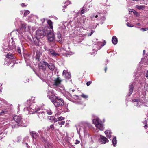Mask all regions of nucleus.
<instances>
[{"instance_id": "f257e3e1", "label": "nucleus", "mask_w": 148, "mask_h": 148, "mask_svg": "<svg viewBox=\"0 0 148 148\" xmlns=\"http://www.w3.org/2000/svg\"><path fill=\"white\" fill-rule=\"evenodd\" d=\"M9 123L12 128H17L19 126H26L23 122L21 117L17 115L14 116L13 120L10 121Z\"/></svg>"}, {"instance_id": "f03ea898", "label": "nucleus", "mask_w": 148, "mask_h": 148, "mask_svg": "<svg viewBox=\"0 0 148 148\" xmlns=\"http://www.w3.org/2000/svg\"><path fill=\"white\" fill-rule=\"evenodd\" d=\"M31 27L29 26H26V23H22L20 25V30L13 31L12 33V34H18V36L20 37L24 36V32H28L29 31Z\"/></svg>"}, {"instance_id": "7ed1b4c3", "label": "nucleus", "mask_w": 148, "mask_h": 148, "mask_svg": "<svg viewBox=\"0 0 148 148\" xmlns=\"http://www.w3.org/2000/svg\"><path fill=\"white\" fill-rule=\"evenodd\" d=\"M48 65V63L46 61H44L42 62H40L38 64V67L40 70H42L44 74H41L40 73H38L36 72L35 73L41 80H43L46 75L45 73L46 66Z\"/></svg>"}, {"instance_id": "20e7f679", "label": "nucleus", "mask_w": 148, "mask_h": 148, "mask_svg": "<svg viewBox=\"0 0 148 148\" xmlns=\"http://www.w3.org/2000/svg\"><path fill=\"white\" fill-rule=\"evenodd\" d=\"M90 125L88 123L85 122H80L76 125L77 133L79 134L80 132L83 131L84 133L87 130V127H90Z\"/></svg>"}, {"instance_id": "39448f33", "label": "nucleus", "mask_w": 148, "mask_h": 148, "mask_svg": "<svg viewBox=\"0 0 148 148\" xmlns=\"http://www.w3.org/2000/svg\"><path fill=\"white\" fill-rule=\"evenodd\" d=\"M106 42L104 40H102L101 41L97 42L96 44H94L92 50L93 52H90V54L91 55H95L96 53L98 50L100 49L102 47L106 44Z\"/></svg>"}, {"instance_id": "423d86ee", "label": "nucleus", "mask_w": 148, "mask_h": 148, "mask_svg": "<svg viewBox=\"0 0 148 148\" xmlns=\"http://www.w3.org/2000/svg\"><path fill=\"white\" fill-rule=\"evenodd\" d=\"M53 97L51 101L56 107H60L64 105V102L62 99L57 96Z\"/></svg>"}, {"instance_id": "0eeeda50", "label": "nucleus", "mask_w": 148, "mask_h": 148, "mask_svg": "<svg viewBox=\"0 0 148 148\" xmlns=\"http://www.w3.org/2000/svg\"><path fill=\"white\" fill-rule=\"evenodd\" d=\"M40 109L38 106L31 105L29 107L24 108V110L26 114H28L29 113L31 114L37 112Z\"/></svg>"}, {"instance_id": "6e6552de", "label": "nucleus", "mask_w": 148, "mask_h": 148, "mask_svg": "<svg viewBox=\"0 0 148 148\" xmlns=\"http://www.w3.org/2000/svg\"><path fill=\"white\" fill-rule=\"evenodd\" d=\"M10 42L11 41V44L10 43V45H6L3 46L2 48L3 51L5 53H6L8 51L13 50V48L16 47L14 42L13 41V38H11V39H9Z\"/></svg>"}, {"instance_id": "1a4fd4ad", "label": "nucleus", "mask_w": 148, "mask_h": 148, "mask_svg": "<svg viewBox=\"0 0 148 148\" xmlns=\"http://www.w3.org/2000/svg\"><path fill=\"white\" fill-rule=\"evenodd\" d=\"M93 123L95 126L100 130H104L103 124L102 121L99 118H96L93 120Z\"/></svg>"}, {"instance_id": "9d476101", "label": "nucleus", "mask_w": 148, "mask_h": 148, "mask_svg": "<svg viewBox=\"0 0 148 148\" xmlns=\"http://www.w3.org/2000/svg\"><path fill=\"white\" fill-rule=\"evenodd\" d=\"M29 40L31 41L32 42L34 43L36 46L39 45L40 42L39 38H29Z\"/></svg>"}, {"instance_id": "9b49d317", "label": "nucleus", "mask_w": 148, "mask_h": 148, "mask_svg": "<svg viewBox=\"0 0 148 148\" xmlns=\"http://www.w3.org/2000/svg\"><path fill=\"white\" fill-rule=\"evenodd\" d=\"M36 36L38 37L39 36L44 37L45 36V33L43 30H38L36 32Z\"/></svg>"}, {"instance_id": "f8f14e48", "label": "nucleus", "mask_w": 148, "mask_h": 148, "mask_svg": "<svg viewBox=\"0 0 148 148\" xmlns=\"http://www.w3.org/2000/svg\"><path fill=\"white\" fill-rule=\"evenodd\" d=\"M53 96H56L54 94L53 90H49L48 91L47 96L51 101L52 100L53 97H54Z\"/></svg>"}, {"instance_id": "ddd939ff", "label": "nucleus", "mask_w": 148, "mask_h": 148, "mask_svg": "<svg viewBox=\"0 0 148 148\" xmlns=\"http://www.w3.org/2000/svg\"><path fill=\"white\" fill-rule=\"evenodd\" d=\"M48 53L51 55L52 57H55L56 56L58 55V54L53 49H48Z\"/></svg>"}, {"instance_id": "4468645a", "label": "nucleus", "mask_w": 148, "mask_h": 148, "mask_svg": "<svg viewBox=\"0 0 148 148\" xmlns=\"http://www.w3.org/2000/svg\"><path fill=\"white\" fill-rule=\"evenodd\" d=\"M37 113H38V116L40 118L42 119H43L45 117V113L42 110L40 109V110H39L37 112Z\"/></svg>"}, {"instance_id": "2eb2a0df", "label": "nucleus", "mask_w": 148, "mask_h": 148, "mask_svg": "<svg viewBox=\"0 0 148 148\" xmlns=\"http://www.w3.org/2000/svg\"><path fill=\"white\" fill-rule=\"evenodd\" d=\"M100 138L99 140L101 144H105L109 141L108 140L106 137L102 135H100Z\"/></svg>"}, {"instance_id": "dca6fc26", "label": "nucleus", "mask_w": 148, "mask_h": 148, "mask_svg": "<svg viewBox=\"0 0 148 148\" xmlns=\"http://www.w3.org/2000/svg\"><path fill=\"white\" fill-rule=\"evenodd\" d=\"M63 75L64 77L67 79H70L71 77L70 73L65 70H64L63 71Z\"/></svg>"}, {"instance_id": "f3484780", "label": "nucleus", "mask_w": 148, "mask_h": 148, "mask_svg": "<svg viewBox=\"0 0 148 148\" xmlns=\"http://www.w3.org/2000/svg\"><path fill=\"white\" fill-rule=\"evenodd\" d=\"M47 36V37H54L55 35L53 33V30L49 31L47 32H45V36Z\"/></svg>"}, {"instance_id": "a211bd4d", "label": "nucleus", "mask_w": 148, "mask_h": 148, "mask_svg": "<svg viewBox=\"0 0 148 148\" xmlns=\"http://www.w3.org/2000/svg\"><path fill=\"white\" fill-rule=\"evenodd\" d=\"M30 134L32 137L35 139L37 138L39 136L38 133L35 131H32L30 132Z\"/></svg>"}, {"instance_id": "6ab92c4d", "label": "nucleus", "mask_w": 148, "mask_h": 148, "mask_svg": "<svg viewBox=\"0 0 148 148\" xmlns=\"http://www.w3.org/2000/svg\"><path fill=\"white\" fill-rule=\"evenodd\" d=\"M61 80L60 79L59 77H58L54 80V85L56 86H58L60 84Z\"/></svg>"}, {"instance_id": "aec40b11", "label": "nucleus", "mask_w": 148, "mask_h": 148, "mask_svg": "<svg viewBox=\"0 0 148 148\" xmlns=\"http://www.w3.org/2000/svg\"><path fill=\"white\" fill-rule=\"evenodd\" d=\"M104 133L106 134L107 137L109 139H110L111 136V135L112 134L111 130H106L105 131Z\"/></svg>"}, {"instance_id": "412c9836", "label": "nucleus", "mask_w": 148, "mask_h": 148, "mask_svg": "<svg viewBox=\"0 0 148 148\" xmlns=\"http://www.w3.org/2000/svg\"><path fill=\"white\" fill-rule=\"evenodd\" d=\"M75 38V40L74 43L77 44L78 43L81 42L83 40L82 38Z\"/></svg>"}, {"instance_id": "4be33fe9", "label": "nucleus", "mask_w": 148, "mask_h": 148, "mask_svg": "<svg viewBox=\"0 0 148 148\" xmlns=\"http://www.w3.org/2000/svg\"><path fill=\"white\" fill-rule=\"evenodd\" d=\"M129 92L128 95V96H130L132 93L133 89H134V86L132 84L129 86Z\"/></svg>"}, {"instance_id": "5701e85b", "label": "nucleus", "mask_w": 148, "mask_h": 148, "mask_svg": "<svg viewBox=\"0 0 148 148\" xmlns=\"http://www.w3.org/2000/svg\"><path fill=\"white\" fill-rule=\"evenodd\" d=\"M47 66L50 70L52 71L54 70L55 68V66L52 63H50L49 64L48 63Z\"/></svg>"}, {"instance_id": "b1692460", "label": "nucleus", "mask_w": 148, "mask_h": 148, "mask_svg": "<svg viewBox=\"0 0 148 148\" xmlns=\"http://www.w3.org/2000/svg\"><path fill=\"white\" fill-rule=\"evenodd\" d=\"M47 23L49 25L50 29H53V22L50 20H47Z\"/></svg>"}, {"instance_id": "393cba45", "label": "nucleus", "mask_w": 148, "mask_h": 148, "mask_svg": "<svg viewBox=\"0 0 148 148\" xmlns=\"http://www.w3.org/2000/svg\"><path fill=\"white\" fill-rule=\"evenodd\" d=\"M5 57L8 58L10 59H14L15 57L10 53H8L5 56Z\"/></svg>"}, {"instance_id": "a878e982", "label": "nucleus", "mask_w": 148, "mask_h": 148, "mask_svg": "<svg viewBox=\"0 0 148 148\" xmlns=\"http://www.w3.org/2000/svg\"><path fill=\"white\" fill-rule=\"evenodd\" d=\"M46 148H53L54 145L50 143H47V145L45 146Z\"/></svg>"}, {"instance_id": "bb28decb", "label": "nucleus", "mask_w": 148, "mask_h": 148, "mask_svg": "<svg viewBox=\"0 0 148 148\" xmlns=\"http://www.w3.org/2000/svg\"><path fill=\"white\" fill-rule=\"evenodd\" d=\"M112 142L113 146L114 147H115L117 143V140H116V137H114L113 138L112 140Z\"/></svg>"}, {"instance_id": "cd10ccee", "label": "nucleus", "mask_w": 148, "mask_h": 148, "mask_svg": "<svg viewBox=\"0 0 148 148\" xmlns=\"http://www.w3.org/2000/svg\"><path fill=\"white\" fill-rule=\"evenodd\" d=\"M112 41L113 44H116L118 42L117 38H112Z\"/></svg>"}, {"instance_id": "c85d7f7f", "label": "nucleus", "mask_w": 148, "mask_h": 148, "mask_svg": "<svg viewBox=\"0 0 148 148\" xmlns=\"http://www.w3.org/2000/svg\"><path fill=\"white\" fill-rule=\"evenodd\" d=\"M106 19V18L104 16L100 18L99 19V21H100V22L99 23H100L101 24H102L103 23V21H104Z\"/></svg>"}, {"instance_id": "c756f323", "label": "nucleus", "mask_w": 148, "mask_h": 148, "mask_svg": "<svg viewBox=\"0 0 148 148\" xmlns=\"http://www.w3.org/2000/svg\"><path fill=\"white\" fill-rule=\"evenodd\" d=\"M13 49H15L16 51H17L20 54H21V48L19 47L18 46L16 47H16L15 48H13Z\"/></svg>"}, {"instance_id": "7c9ffc66", "label": "nucleus", "mask_w": 148, "mask_h": 148, "mask_svg": "<svg viewBox=\"0 0 148 148\" xmlns=\"http://www.w3.org/2000/svg\"><path fill=\"white\" fill-rule=\"evenodd\" d=\"M56 41L60 43H61L62 42V38H55V42Z\"/></svg>"}, {"instance_id": "2f4dec72", "label": "nucleus", "mask_w": 148, "mask_h": 148, "mask_svg": "<svg viewBox=\"0 0 148 148\" xmlns=\"http://www.w3.org/2000/svg\"><path fill=\"white\" fill-rule=\"evenodd\" d=\"M48 41L50 42H55V38H47Z\"/></svg>"}, {"instance_id": "473e14b6", "label": "nucleus", "mask_w": 148, "mask_h": 148, "mask_svg": "<svg viewBox=\"0 0 148 148\" xmlns=\"http://www.w3.org/2000/svg\"><path fill=\"white\" fill-rule=\"evenodd\" d=\"M145 6L143 5H141V6H139V5H136V8L138 9L139 10H143L144 9Z\"/></svg>"}, {"instance_id": "72a5a7b5", "label": "nucleus", "mask_w": 148, "mask_h": 148, "mask_svg": "<svg viewBox=\"0 0 148 148\" xmlns=\"http://www.w3.org/2000/svg\"><path fill=\"white\" fill-rule=\"evenodd\" d=\"M42 50L43 51H47L48 50V49H47V47L45 45H43L42 46Z\"/></svg>"}, {"instance_id": "f704fd0d", "label": "nucleus", "mask_w": 148, "mask_h": 148, "mask_svg": "<svg viewBox=\"0 0 148 148\" xmlns=\"http://www.w3.org/2000/svg\"><path fill=\"white\" fill-rule=\"evenodd\" d=\"M100 14L98 13H97L93 14L91 16V17H95V18H97L98 16V15H99Z\"/></svg>"}, {"instance_id": "c9c22d12", "label": "nucleus", "mask_w": 148, "mask_h": 148, "mask_svg": "<svg viewBox=\"0 0 148 148\" xmlns=\"http://www.w3.org/2000/svg\"><path fill=\"white\" fill-rule=\"evenodd\" d=\"M60 52L64 54L65 55V52H64V51H66V49L64 47H61L60 49Z\"/></svg>"}, {"instance_id": "e433bc0d", "label": "nucleus", "mask_w": 148, "mask_h": 148, "mask_svg": "<svg viewBox=\"0 0 148 148\" xmlns=\"http://www.w3.org/2000/svg\"><path fill=\"white\" fill-rule=\"evenodd\" d=\"M30 12L28 10H26L24 12L23 14L24 17L26 16L29 14Z\"/></svg>"}, {"instance_id": "4c0bfd02", "label": "nucleus", "mask_w": 148, "mask_h": 148, "mask_svg": "<svg viewBox=\"0 0 148 148\" xmlns=\"http://www.w3.org/2000/svg\"><path fill=\"white\" fill-rule=\"evenodd\" d=\"M46 112L47 114L49 115H51L52 114V112L51 110L49 109L47 110Z\"/></svg>"}, {"instance_id": "58836bf2", "label": "nucleus", "mask_w": 148, "mask_h": 148, "mask_svg": "<svg viewBox=\"0 0 148 148\" xmlns=\"http://www.w3.org/2000/svg\"><path fill=\"white\" fill-rule=\"evenodd\" d=\"M54 127L53 125H51L49 127H48V130L49 131H52L54 129Z\"/></svg>"}, {"instance_id": "ea45409f", "label": "nucleus", "mask_w": 148, "mask_h": 148, "mask_svg": "<svg viewBox=\"0 0 148 148\" xmlns=\"http://www.w3.org/2000/svg\"><path fill=\"white\" fill-rule=\"evenodd\" d=\"M94 31L92 29L91 31L90 34H89V33H87L86 34V36H91L92 34L94 32Z\"/></svg>"}, {"instance_id": "a19ab883", "label": "nucleus", "mask_w": 148, "mask_h": 148, "mask_svg": "<svg viewBox=\"0 0 148 148\" xmlns=\"http://www.w3.org/2000/svg\"><path fill=\"white\" fill-rule=\"evenodd\" d=\"M147 121L146 120H145L143 122V123L145 125L144 127L145 129L147 128Z\"/></svg>"}, {"instance_id": "79ce46f5", "label": "nucleus", "mask_w": 148, "mask_h": 148, "mask_svg": "<svg viewBox=\"0 0 148 148\" xmlns=\"http://www.w3.org/2000/svg\"><path fill=\"white\" fill-rule=\"evenodd\" d=\"M81 96L83 98L85 99H87L88 97V95H85L84 94H82L81 95Z\"/></svg>"}, {"instance_id": "37998d69", "label": "nucleus", "mask_w": 148, "mask_h": 148, "mask_svg": "<svg viewBox=\"0 0 148 148\" xmlns=\"http://www.w3.org/2000/svg\"><path fill=\"white\" fill-rule=\"evenodd\" d=\"M132 101L133 102H140V99H137L132 100Z\"/></svg>"}, {"instance_id": "c03bdc74", "label": "nucleus", "mask_w": 148, "mask_h": 148, "mask_svg": "<svg viewBox=\"0 0 148 148\" xmlns=\"http://www.w3.org/2000/svg\"><path fill=\"white\" fill-rule=\"evenodd\" d=\"M65 123V121H59L58 122V123L59 125H63Z\"/></svg>"}, {"instance_id": "a18cd8bd", "label": "nucleus", "mask_w": 148, "mask_h": 148, "mask_svg": "<svg viewBox=\"0 0 148 148\" xmlns=\"http://www.w3.org/2000/svg\"><path fill=\"white\" fill-rule=\"evenodd\" d=\"M81 12V14H84L85 12L86 11V10H85V9H82L80 10Z\"/></svg>"}, {"instance_id": "49530a36", "label": "nucleus", "mask_w": 148, "mask_h": 148, "mask_svg": "<svg viewBox=\"0 0 148 148\" xmlns=\"http://www.w3.org/2000/svg\"><path fill=\"white\" fill-rule=\"evenodd\" d=\"M7 111L6 109H5L3 110L2 111V112H0V115H2L3 114V113H5L6 112H7Z\"/></svg>"}, {"instance_id": "de8ad7c7", "label": "nucleus", "mask_w": 148, "mask_h": 148, "mask_svg": "<svg viewBox=\"0 0 148 148\" xmlns=\"http://www.w3.org/2000/svg\"><path fill=\"white\" fill-rule=\"evenodd\" d=\"M68 1H67L65 3L66 4V5H63V10H64V8H66V7L69 4V3H68Z\"/></svg>"}, {"instance_id": "09e8293b", "label": "nucleus", "mask_w": 148, "mask_h": 148, "mask_svg": "<svg viewBox=\"0 0 148 148\" xmlns=\"http://www.w3.org/2000/svg\"><path fill=\"white\" fill-rule=\"evenodd\" d=\"M64 119V118L62 117H60L58 118V121H61V120H63Z\"/></svg>"}, {"instance_id": "8fccbe9b", "label": "nucleus", "mask_w": 148, "mask_h": 148, "mask_svg": "<svg viewBox=\"0 0 148 148\" xmlns=\"http://www.w3.org/2000/svg\"><path fill=\"white\" fill-rule=\"evenodd\" d=\"M21 137L20 136H19L17 137V140L16 141V142H19L20 140H21Z\"/></svg>"}, {"instance_id": "3c124183", "label": "nucleus", "mask_w": 148, "mask_h": 148, "mask_svg": "<svg viewBox=\"0 0 148 148\" xmlns=\"http://www.w3.org/2000/svg\"><path fill=\"white\" fill-rule=\"evenodd\" d=\"M91 83H92L91 81H88L86 83V85H87V86H88L90 85V84H91Z\"/></svg>"}, {"instance_id": "603ef678", "label": "nucleus", "mask_w": 148, "mask_h": 148, "mask_svg": "<svg viewBox=\"0 0 148 148\" xmlns=\"http://www.w3.org/2000/svg\"><path fill=\"white\" fill-rule=\"evenodd\" d=\"M140 29L143 31H146L148 30V28H142Z\"/></svg>"}, {"instance_id": "864d4df0", "label": "nucleus", "mask_w": 148, "mask_h": 148, "mask_svg": "<svg viewBox=\"0 0 148 148\" xmlns=\"http://www.w3.org/2000/svg\"><path fill=\"white\" fill-rule=\"evenodd\" d=\"M135 106H136L138 108L140 107V104L139 103V102L136 103Z\"/></svg>"}, {"instance_id": "5fc2aeb1", "label": "nucleus", "mask_w": 148, "mask_h": 148, "mask_svg": "<svg viewBox=\"0 0 148 148\" xmlns=\"http://www.w3.org/2000/svg\"><path fill=\"white\" fill-rule=\"evenodd\" d=\"M57 34V35L58 37H61V34L60 32H58Z\"/></svg>"}, {"instance_id": "6e6d98bb", "label": "nucleus", "mask_w": 148, "mask_h": 148, "mask_svg": "<svg viewBox=\"0 0 148 148\" xmlns=\"http://www.w3.org/2000/svg\"><path fill=\"white\" fill-rule=\"evenodd\" d=\"M127 25L128 26L130 27H132L133 26H132L131 24L130 23H127Z\"/></svg>"}, {"instance_id": "4d7b16f0", "label": "nucleus", "mask_w": 148, "mask_h": 148, "mask_svg": "<svg viewBox=\"0 0 148 148\" xmlns=\"http://www.w3.org/2000/svg\"><path fill=\"white\" fill-rule=\"evenodd\" d=\"M80 143V141L79 140H78L77 139L76 140L75 142V144H79V143Z\"/></svg>"}, {"instance_id": "13d9d810", "label": "nucleus", "mask_w": 148, "mask_h": 148, "mask_svg": "<svg viewBox=\"0 0 148 148\" xmlns=\"http://www.w3.org/2000/svg\"><path fill=\"white\" fill-rule=\"evenodd\" d=\"M41 21L42 22V23L43 24L45 22V18H43L42 19H41Z\"/></svg>"}, {"instance_id": "bf43d9fd", "label": "nucleus", "mask_w": 148, "mask_h": 148, "mask_svg": "<svg viewBox=\"0 0 148 148\" xmlns=\"http://www.w3.org/2000/svg\"><path fill=\"white\" fill-rule=\"evenodd\" d=\"M25 145L26 146V147L28 148H30V146H29L27 143H25Z\"/></svg>"}, {"instance_id": "052dcab7", "label": "nucleus", "mask_w": 148, "mask_h": 148, "mask_svg": "<svg viewBox=\"0 0 148 148\" xmlns=\"http://www.w3.org/2000/svg\"><path fill=\"white\" fill-rule=\"evenodd\" d=\"M2 85H0V92H1V90L2 89V87L1 86Z\"/></svg>"}, {"instance_id": "680f3d73", "label": "nucleus", "mask_w": 148, "mask_h": 148, "mask_svg": "<svg viewBox=\"0 0 148 148\" xmlns=\"http://www.w3.org/2000/svg\"><path fill=\"white\" fill-rule=\"evenodd\" d=\"M97 40L96 38H94L93 40V42H96V41H97Z\"/></svg>"}, {"instance_id": "e2e57ef3", "label": "nucleus", "mask_w": 148, "mask_h": 148, "mask_svg": "<svg viewBox=\"0 0 148 148\" xmlns=\"http://www.w3.org/2000/svg\"><path fill=\"white\" fill-rule=\"evenodd\" d=\"M21 6L23 7H25L26 6V5H25V4L24 3H22L21 5Z\"/></svg>"}, {"instance_id": "0e129e2a", "label": "nucleus", "mask_w": 148, "mask_h": 148, "mask_svg": "<svg viewBox=\"0 0 148 148\" xmlns=\"http://www.w3.org/2000/svg\"><path fill=\"white\" fill-rule=\"evenodd\" d=\"M86 20V19L85 18H84L83 19V24H85V21Z\"/></svg>"}, {"instance_id": "69168bd1", "label": "nucleus", "mask_w": 148, "mask_h": 148, "mask_svg": "<svg viewBox=\"0 0 148 148\" xmlns=\"http://www.w3.org/2000/svg\"><path fill=\"white\" fill-rule=\"evenodd\" d=\"M136 25L138 26H140L141 25V24L139 23H138L136 24Z\"/></svg>"}, {"instance_id": "338daca9", "label": "nucleus", "mask_w": 148, "mask_h": 148, "mask_svg": "<svg viewBox=\"0 0 148 148\" xmlns=\"http://www.w3.org/2000/svg\"><path fill=\"white\" fill-rule=\"evenodd\" d=\"M77 16V14H76V15L75 16V17L74 18L75 20V18H76V17Z\"/></svg>"}, {"instance_id": "774afa93", "label": "nucleus", "mask_w": 148, "mask_h": 148, "mask_svg": "<svg viewBox=\"0 0 148 148\" xmlns=\"http://www.w3.org/2000/svg\"><path fill=\"white\" fill-rule=\"evenodd\" d=\"M145 53V50H144L143 51V55H144Z\"/></svg>"}]
</instances>
